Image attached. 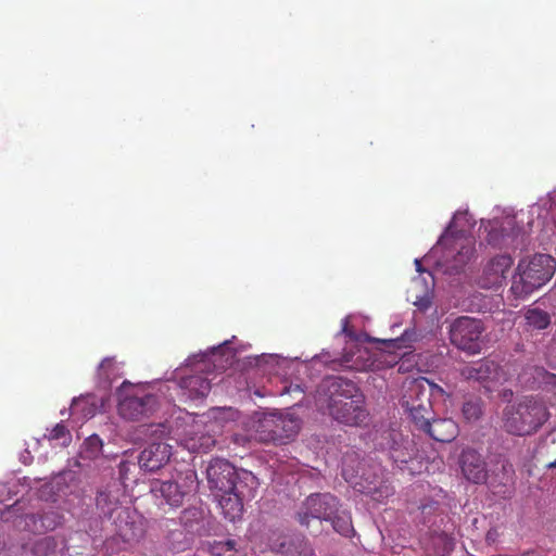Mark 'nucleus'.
I'll list each match as a JSON object with an SVG mask.
<instances>
[{
    "instance_id": "obj_18",
    "label": "nucleus",
    "mask_w": 556,
    "mask_h": 556,
    "mask_svg": "<svg viewBox=\"0 0 556 556\" xmlns=\"http://www.w3.org/2000/svg\"><path fill=\"white\" fill-rule=\"evenodd\" d=\"M421 431L438 442H451L458 434V427L451 418H432Z\"/></svg>"
},
{
    "instance_id": "obj_4",
    "label": "nucleus",
    "mask_w": 556,
    "mask_h": 556,
    "mask_svg": "<svg viewBox=\"0 0 556 556\" xmlns=\"http://www.w3.org/2000/svg\"><path fill=\"white\" fill-rule=\"evenodd\" d=\"M117 410L123 419L138 421L152 416L160 406L159 397L140 387L124 381L117 390Z\"/></svg>"
},
{
    "instance_id": "obj_14",
    "label": "nucleus",
    "mask_w": 556,
    "mask_h": 556,
    "mask_svg": "<svg viewBox=\"0 0 556 556\" xmlns=\"http://www.w3.org/2000/svg\"><path fill=\"white\" fill-rule=\"evenodd\" d=\"M463 476L469 482L480 484L486 481L488 469L483 456L475 448H464L459 455Z\"/></svg>"
},
{
    "instance_id": "obj_34",
    "label": "nucleus",
    "mask_w": 556,
    "mask_h": 556,
    "mask_svg": "<svg viewBox=\"0 0 556 556\" xmlns=\"http://www.w3.org/2000/svg\"><path fill=\"white\" fill-rule=\"evenodd\" d=\"M41 523H42V527L47 530V531H52L54 530L59 525H61V520H62V516H60L59 514L56 513H46L43 514L41 517Z\"/></svg>"
},
{
    "instance_id": "obj_12",
    "label": "nucleus",
    "mask_w": 556,
    "mask_h": 556,
    "mask_svg": "<svg viewBox=\"0 0 556 556\" xmlns=\"http://www.w3.org/2000/svg\"><path fill=\"white\" fill-rule=\"evenodd\" d=\"M365 397L363 393H357L353 397L334 402L328 405L329 414L339 422L348 426H359L366 422L368 413L365 408Z\"/></svg>"
},
{
    "instance_id": "obj_7",
    "label": "nucleus",
    "mask_w": 556,
    "mask_h": 556,
    "mask_svg": "<svg viewBox=\"0 0 556 556\" xmlns=\"http://www.w3.org/2000/svg\"><path fill=\"white\" fill-rule=\"evenodd\" d=\"M484 328L482 321L468 316L456 318L450 327L451 342L471 354L480 352L479 339Z\"/></svg>"
},
{
    "instance_id": "obj_45",
    "label": "nucleus",
    "mask_w": 556,
    "mask_h": 556,
    "mask_svg": "<svg viewBox=\"0 0 556 556\" xmlns=\"http://www.w3.org/2000/svg\"><path fill=\"white\" fill-rule=\"evenodd\" d=\"M460 217H466V214H460V213H459V214H456V215L454 216V219H455V220H457V219H459Z\"/></svg>"
},
{
    "instance_id": "obj_37",
    "label": "nucleus",
    "mask_w": 556,
    "mask_h": 556,
    "mask_svg": "<svg viewBox=\"0 0 556 556\" xmlns=\"http://www.w3.org/2000/svg\"><path fill=\"white\" fill-rule=\"evenodd\" d=\"M544 383L548 384V386H552V387H556V375H554V374H546L545 377H544Z\"/></svg>"
},
{
    "instance_id": "obj_13",
    "label": "nucleus",
    "mask_w": 556,
    "mask_h": 556,
    "mask_svg": "<svg viewBox=\"0 0 556 556\" xmlns=\"http://www.w3.org/2000/svg\"><path fill=\"white\" fill-rule=\"evenodd\" d=\"M514 265V258L509 254H498L490 258L479 278V285L484 289L502 287Z\"/></svg>"
},
{
    "instance_id": "obj_8",
    "label": "nucleus",
    "mask_w": 556,
    "mask_h": 556,
    "mask_svg": "<svg viewBox=\"0 0 556 556\" xmlns=\"http://www.w3.org/2000/svg\"><path fill=\"white\" fill-rule=\"evenodd\" d=\"M403 394L401 405L403 408H417L427 413L430 409L431 396L433 391H442V389L430 382L425 377L407 378L402 386Z\"/></svg>"
},
{
    "instance_id": "obj_40",
    "label": "nucleus",
    "mask_w": 556,
    "mask_h": 556,
    "mask_svg": "<svg viewBox=\"0 0 556 556\" xmlns=\"http://www.w3.org/2000/svg\"><path fill=\"white\" fill-rule=\"evenodd\" d=\"M203 440L205 441L204 451L208 450L212 445H214V440L211 437H204Z\"/></svg>"
},
{
    "instance_id": "obj_29",
    "label": "nucleus",
    "mask_w": 556,
    "mask_h": 556,
    "mask_svg": "<svg viewBox=\"0 0 556 556\" xmlns=\"http://www.w3.org/2000/svg\"><path fill=\"white\" fill-rule=\"evenodd\" d=\"M405 410L408 412L413 424L419 430H422L426 426H428V422H430L433 418L432 403H430V409L427 413L417 408V406L415 408H408Z\"/></svg>"
},
{
    "instance_id": "obj_39",
    "label": "nucleus",
    "mask_w": 556,
    "mask_h": 556,
    "mask_svg": "<svg viewBox=\"0 0 556 556\" xmlns=\"http://www.w3.org/2000/svg\"><path fill=\"white\" fill-rule=\"evenodd\" d=\"M343 333H345V336H348L349 338L353 339L355 337L353 330H351L348 326V321H345L344 326H343V329H342Z\"/></svg>"
},
{
    "instance_id": "obj_22",
    "label": "nucleus",
    "mask_w": 556,
    "mask_h": 556,
    "mask_svg": "<svg viewBox=\"0 0 556 556\" xmlns=\"http://www.w3.org/2000/svg\"><path fill=\"white\" fill-rule=\"evenodd\" d=\"M527 330L542 331L552 324V316L548 312L534 306H529L523 312Z\"/></svg>"
},
{
    "instance_id": "obj_30",
    "label": "nucleus",
    "mask_w": 556,
    "mask_h": 556,
    "mask_svg": "<svg viewBox=\"0 0 556 556\" xmlns=\"http://www.w3.org/2000/svg\"><path fill=\"white\" fill-rule=\"evenodd\" d=\"M56 547V542L52 536H46L37 540L33 546V553L36 556H47Z\"/></svg>"
},
{
    "instance_id": "obj_36",
    "label": "nucleus",
    "mask_w": 556,
    "mask_h": 556,
    "mask_svg": "<svg viewBox=\"0 0 556 556\" xmlns=\"http://www.w3.org/2000/svg\"><path fill=\"white\" fill-rule=\"evenodd\" d=\"M501 535H502V532L500 531V529L497 527H493V528L489 529L485 534L486 544L493 545V544L497 543Z\"/></svg>"
},
{
    "instance_id": "obj_3",
    "label": "nucleus",
    "mask_w": 556,
    "mask_h": 556,
    "mask_svg": "<svg viewBox=\"0 0 556 556\" xmlns=\"http://www.w3.org/2000/svg\"><path fill=\"white\" fill-rule=\"evenodd\" d=\"M197 480V472L193 469L176 471L167 479L152 480L150 491L162 504L179 508L186 497L195 491Z\"/></svg>"
},
{
    "instance_id": "obj_10",
    "label": "nucleus",
    "mask_w": 556,
    "mask_h": 556,
    "mask_svg": "<svg viewBox=\"0 0 556 556\" xmlns=\"http://www.w3.org/2000/svg\"><path fill=\"white\" fill-rule=\"evenodd\" d=\"M243 471L244 470L239 471L227 459L214 458L206 468L208 488L218 493H229V491H233V489L237 488Z\"/></svg>"
},
{
    "instance_id": "obj_26",
    "label": "nucleus",
    "mask_w": 556,
    "mask_h": 556,
    "mask_svg": "<svg viewBox=\"0 0 556 556\" xmlns=\"http://www.w3.org/2000/svg\"><path fill=\"white\" fill-rule=\"evenodd\" d=\"M236 546L235 540L214 541L208 543V552L212 556H237Z\"/></svg>"
},
{
    "instance_id": "obj_20",
    "label": "nucleus",
    "mask_w": 556,
    "mask_h": 556,
    "mask_svg": "<svg viewBox=\"0 0 556 556\" xmlns=\"http://www.w3.org/2000/svg\"><path fill=\"white\" fill-rule=\"evenodd\" d=\"M179 387L182 394L190 400L204 399L211 391V382L202 375L181 378Z\"/></svg>"
},
{
    "instance_id": "obj_17",
    "label": "nucleus",
    "mask_w": 556,
    "mask_h": 556,
    "mask_svg": "<svg viewBox=\"0 0 556 556\" xmlns=\"http://www.w3.org/2000/svg\"><path fill=\"white\" fill-rule=\"evenodd\" d=\"M324 388L328 395V405L342 402L361 393L355 382L342 377H329L324 381Z\"/></svg>"
},
{
    "instance_id": "obj_6",
    "label": "nucleus",
    "mask_w": 556,
    "mask_h": 556,
    "mask_svg": "<svg viewBox=\"0 0 556 556\" xmlns=\"http://www.w3.org/2000/svg\"><path fill=\"white\" fill-rule=\"evenodd\" d=\"M300 430V421L281 414L266 415L260 421V439L275 444H285L293 439Z\"/></svg>"
},
{
    "instance_id": "obj_46",
    "label": "nucleus",
    "mask_w": 556,
    "mask_h": 556,
    "mask_svg": "<svg viewBox=\"0 0 556 556\" xmlns=\"http://www.w3.org/2000/svg\"><path fill=\"white\" fill-rule=\"evenodd\" d=\"M549 468H556V460L548 465Z\"/></svg>"
},
{
    "instance_id": "obj_2",
    "label": "nucleus",
    "mask_w": 556,
    "mask_h": 556,
    "mask_svg": "<svg viewBox=\"0 0 556 556\" xmlns=\"http://www.w3.org/2000/svg\"><path fill=\"white\" fill-rule=\"evenodd\" d=\"M555 270L556 261L547 254L520 260L511 277L510 292L516 299H525L549 281Z\"/></svg>"
},
{
    "instance_id": "obj_1",
    "label": "nucleus",
    "mask_w": 556,
    "mask_h": 556,
    "mask_svg": "<svg viewBox=\"0 0 556 556\" xmlns=\"http://www.w3.org/2000/svg\"><path fill=\"white\" fill-rule=\"evenodd\" d=\"M545 402L538 396H522L508 404L503 410V426L514 435H529L536 432L548 419Z\"/></svg>"
},
{
    "instance_id": "obj_25",
    "label": "nucleus",
    "mask_w": 556,
    "mask_h": 556,
    "mask_svg": "<svg viewBox=\"0 0 556 556\" xmlns=\"http://www.w3.org/2000/svg\"><path fill=\"white\" fill-rule=\"evenodd\" d=\"M96 503L101 513L109 518L119 507L118 496L110 490L98 492Z\"/></svg>"
},
{
    "instance_id": "obj_23",
    "label": "nucleus",
    "mask_w": 556,
    "mask_h": 556,
    "mask_svg": "<svg viewBox=\"0 0 556 556\" xmlns=\"http://www.w3.org/2000/svg\"><path fill=\"white\" fill-rule=\"evenodd\" d=\"M121 364L114 356L104 357L97 368L99 380L111 382L121 377Z\"/></svg>"
},
{
    "instance_id": "obj_48",
    "label": "nucleus",
    "mask_w": 556,
    "mask_h": 556,
    "mask_svg": "<svg viewBox=\"0 0 556 556\" xmlns=\"http://www.w3.org/2000/svg\"><path fill=\"white\" fill-rule=\"evenodd\" d=\"M452 253V250L448 249L447 252H446V257Z\"/></svg>"
},
{
    "instance_id": "obj_21",
    "label": "nucleus",
    "mask_w": 556,
    "mask_h": 556,
    "mask_svg": "<svg viewBox=\"0 0 556 556\" xmlns=\"http://www.w3.org/2000/svg\"><path fill=\"white\" fill-rule=\"evenodd\" d=\"M277 552L282 556H312L313 549L302 535H287L281 538Z\"/></svg>"
},
{
    "instance_id": "obj_49",
    "label": "nucleus",
    "mask_w": 556,
    "mask_h": 556,
    "mask_svg": "<svg viewBox=\"0 0 556 556\" xmlns=\"http://www.w3.org/2000/svg\"><path fill=\"white\" fill-rule=\"evenodd\" d=\"M345 362H346V363H350V362H352V358L346 357V358H345Z\"/></svg>"
},
{
    "instance_id": "obj_31",
    "label": "nucleus",
    "mask_w": 556,
    "mask_h": 556,
    "mask_svg": "<svg viewBox=\"0 0 556 556\" xmlns=\"http://www.w3.org/2000/svg\"><path fill=\"white\" fill-rule=\"evenodd\" d=\"M46 437L49 441L62 440L63 445H67L72 440L68 429L62 422L56 424Z\"/></svg>"
},
{
    "instance_id": "obj_28",
    "label": "nucleus",
    "mask_w": 556,
    "mask_h": 556,
    "mask_svg": "<svg viewBox=\"0 0 556 556\" xmlns=\"http://www.w3.org/2000/svg\"><path fill=\"white\" fill-rule=\"evenodd\" d=\"M463 416L468 421H476L482 415V403L480 399H469L462 407Z\"/></svg>"
},
{
    "instance_id": "obj_9",
    "label": "nucleus",
    "mask_w": 556,
    "mask_h": 556,
    "mask_svg": "<svg viewBox=\"0 0 556 556\" xmlns=\"http://www.w3.org/2000/svg\"><path fill=\"white\" fill-rule=\"evenodd\" d=\"M339 502L330 493H314L305 498L298 510V520L302 526H309L311 520L327 521L336 514Z\"/></svg>"
},
{
    "instance_id": "obj_43",
    "label": "nucleus",
    "mask_w": 556,
    "mask_h": 556,
    "mask_svg": "<svg viewBox=\"0 0 556 556\" xmlns=\"http://www.w3.org/2000/svg\"><path fill=\"white\" fill-rule=\"evenodd\" d=\"M551 344L554 345L556 348V320H555V330L551 337Z\"/></svg>"
},
{
    "instance_id": "obj_38",
    "label": "nucleus",
    "mask_w": 556,
    "mask_h": 556,
    "mask_svg": "<svg viewBox=\"0 0 556 556\" xmlns=\"http://www.w3.org/2000/svg\"><path fill=\"white\" fill-rule=\"evenodd\" d=\"M127 466H128V463H126V462H122L119 464V473H121V477L123 479H126L125 476H126V472H127Z\"/></svg>"
},
{
    "instance_id": "obj_44",
    "label": "nucleus",
    "mask_w": 556,
    "mask_h": 556,
    "mask_svg": "<svg viewBox=\"0 0 556 556\" xmlns=\"http://www.w3.org/2000/svg\"><path fill=\"white\" fill-rule=\"evenodd\" d=\"M191 513H192V515H195V510H190V509H186V510H184V511H182L184 518H185L188 514H191Z\"/></svg>"
},
{
    "instance_id": "obj_32",
    "label": "nucleus",
    "mask_w": 556,
    "mask_h": 556,
    "mask_svg": "<svg viewBox=\"0 0 556 556\" xmlns=\"http://www.w3.org/2000/svg\"><path fill=\"white\" fill-rule=\"evenodd\" d=\"M71 410L72 414L81 412L84 417H92L96 408L92 405H89L87 399H76L72 403Z\"/></svg>"
},
{
    "instance_id": "obj_47",
    "label": "nucleus",
    "mask_w": 556,
    "mask_h": 556,
    "mask_svg": "<svg viewBox=\"0 0 556 556\" xmlns=\"http://www.w3.org/2000/svg\"><path fill=\"white\" fill-rule=\"evenodd\" d=\"M416 265H417V270H420V262L419 261H416Z\"/></svg>"
},
{
    "instance_id": "obj_11",
    "label": "nucleus",
    "mask_w": 556,
    "mask_h": 556,
    "mask_svg": "<svg viewBox=\"0 0 556 556\" xmlns=\"http://www.w3.org/2000/svg\"><path fill=\"white\" fill-rule=\"evenodd\" d=\"M388 444L390 448V457L402 472L414 475L420 463L416 459L415 445L396 431L388 433Z\"/></svg>"
},
{
    "instance_id": "obj_41",
    "label": "nucleus",
    "mask_w": 556,
    "mask_h": 556,
    "mask_svg": "<svg viewBox=\"0 0 556 556\" xmlns=\"http://www.w3.org/2000/svg\"><path fill=\"white\" fill-rule=\"evenodd\" d=\"M420 308L426 309L430 305V301L428 299L421 300L420 303L415 302Z\"/></svg>"
},
{
    "instance_id": "obj_16",
    "label": "nucleus",
    "mask_w": 556,
    "mask_h": 556,
    "mask_svg": "<svg viewBox=\"0 0 556 556\" xmlns=\"http://www.w3.org/2000/svg\"><path fill=\"white\" fill-rule=\"evenodd\" d=\"M460 374L465 379L478 382L498 381L502 376L500 366L489 358L465 366Z\"/></svg>"
},
{
    "instance_id": "obj_33",
    "label": "nucleus",
    "mask_w": 556,
    "mask_h": 556,
    "mask_svg": "<svg viewBox=\"0 0 556 556\" xmlns=\"http://www.w3.org/2000/svg\"><path fill=\"white\" fill-rule=\"evenodd\" d=\"M454 248H459L457 254L454 256L457 264L465 265L473 255V247L471 244H458L455 242Z\"/></svg>"
},
{
    "instance_id": "obj_42",
    "label": "nucleus",
    "mask_w": 556,
    "mask_h": 556,
    "mask_svg": "<svg viewBox=\"0 0 556 556\" xmlns=\"http://www.w3.org/2000/svg\"><path fill=\"white\" fill-rule=\"evenodd\" d=\"M450 241V237L447 235H444L441 237L439 243L442 244V245H446Z\"/></svg>"
},
{
    "instance_id": "obj_15",
    "label": "nucleus",
    "mask_w": 556,
    "mask_h": 556,
    "mask_svg": "<svg viewBox=\"0 0 556 556\" xmlns=\"http://www.w3.org/2000/svg\"><path fill=\"white\" fill-rule=\"evenodd\" d=\"M172 456V446L165 442H153L143 448L138 457L139 466L146 471H156L164 467Z\"/></svg>"
},
{
    "instance_id": "obj_27",
    "label": "nucleus",
    "mask_w": 556,
    "mask_h": 556,
    "mask_svg": "<svg viewBox=\"0 0 556 556\" xmlns=\"http://www.w3.org/2000/svg\"><path fill=\"white\" fill-rule=\"evenodd\" d=\"M497 465H500L501 471V475H495V477H498V484L505 486L508 483H513L515 478V469L513 464L507 458L500 456L497 459Z\"/></svg>"
},
{
    "instance_id": "obj_19",
    "label": "nucleus",
    "mask_w": 556,
    "mask_h": 556,
    "mask_svg": "<svg viewBox=\"0 0 556 556\" xmlns=\"http://www.w3.org/2000/svg\"><path fill=\"white\" fill-rule=\"evenodd\" d=\"M454 544V538L445 532L431 533L422 541L427 556H447L453 551Z\"/></svg>"
},
{
    "instance_id": "obj_35",
    "label": "nucleus",
    "mask_w": 556,
    "mask_h": 556,
    "mask_svg": "<svg viewBox=\"0 0 556 556\" xmlns=\"http://www.w3.org/2000/svg\"><path fill=\"white\" fill-rule=\"evenodd\" d=\"M148 430L151 434H155L159 438H163L169 433V428L163 422L152 424L149 426Z\"/></svg>"
},
{
    "instance_id": "obj_5",
    "label": "nucleus",
    "mask_w": 556,
    "mask_h": 556,
    "mask_svg": "<svg viewBox=\"0 0 556 556\" xmlns=\"http://www.w3.org/2000/svg\"><path fill=\"white\" fill-rule=\"evenodd\" d=\"M256 485V477L250 471H243L241 480H239L238 485L233 491L216 494V496H218L219 507L226 519L231 522L241 519L243 514V502L254 497Z\"/></svg>"
},
{
    "instance_id": "obj_24",
    "label": "nucleus",
    "mask_w": 556,
    "mask_h": 556,
    "mask_svg": "<svg viewBox=\"0 0 556 556\" xmlns=\"http://www.w3.org/2000/svg\"><path fill=\"white\" fill-rule=\"evenodd\" d=\"M327 521L331 522L333 530L343 536H350L354 532L351 515L345 510H340L339 505L336 514Z\"/></svg>"
}]
</instances>
